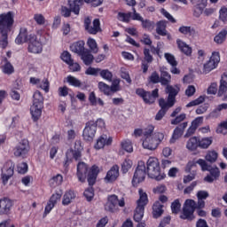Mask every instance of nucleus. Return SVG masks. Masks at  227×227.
Masks as SVG:
<instances>
[{"instance_id": "35", "label": "nucleus", "mask_w": 227, "mask_h": 227, "mask_svg": "<svg viewBox=\"0 0 227 227\" xmlns=\"http://www.w3.org/2000/svg\"><path fill=\"white\" fill-rule=\"evenodd\" d=\"M8 33L10 31H0V49L8 47Z\"/></svg>"}, {"instance_id": "61", "label": "nucleus", "mask_w": 227, "mask_h": 227, "mask_svg": "<svg viewBox=\"0 0 227 227\" xmlns=\"http://www.w3.org/2000/svg\"><path fill=\"white\" fill-rule=\"evenodd\" d=\"M185 118H187V115L185 114H181L171 121V125H178V123H182Z\"/></svg>"}, {"instance_id": "56", "label": "nucleus", "mask_w": 227, "mask_h": 227, "mask_svg": "<svg viewBox=\"0 0 227 227\" xmlns=\"http://www.w3.org/2000/svg\"><path fill=\"white\" fill-rule=\"evenodd\" d=\"M205 102V97L200 96L197 99H194L186 105V107H194V106H200Z\"/></svg>"}, {"instance_id": "53", "label": "nucleus", "mask_w": 227, "mask_h": 227, "mask_svg": "<svg viewBox=\"0 0 227 227\" xmlns=\"http://www.w3.org/2000/svg\"><path fill=\"white\" fill-rule=\"evenodd\" d=\"M51 86V83L49 82V80H47V78H43L37 88H40L41 90H43V91H45V93H49V88Z\"/></svg>"}, {"instance_id": "54", "label": "nucleus", "mask_w": 227, "mask_h": 227, "mask_svg": "<svg viewBox=\"0 0 227 227\" xmlns=\"http://www.w3.org/2000/svg\"><path fill=\"white\" fill-rule=\"evenodd\" d=\"M217 134H227V120L220 122V125H218L216 129Z\"/></svg>"}, {"instance_id": "10", "label": "nucleus", "mask_w": 227, "mask_h": 227, "mask_svg": "<svg viewBox=\"0 0 227 227\" xmlns=\"http://www.w3.org/2000/svg\"><path fill=\"white\" fill-rule=\"evenodd\" d=\"M221 61V55L219 51H214L209 59V60L204 64L203 74H209L215 68H217V65Z\"/></svg>"}, {"instance_id": "58", "label": "nucleus", "mask_w": 227, "mask_h": 227, "mask_svg": "<svg viewBox=\"0 0 227 227\" xmlns=\"http://www.w3.org/2000/svg\"><path fill=\"white\" fill-rule=\"evenodd\" d=\"M165 59H167L168 63H169L171 67H176V65H178L175 56H173L171 53H165Z\"/></svg>"}, {"instance_id": "26", "label": "nucleus", "mask_w": 227, "mask_h": 227, "mask_svg": "<svg viewBox=\"0 0 227 227\" xmlns=\"http://www.w3.org/2000/svg\"><path fill=\"white\" fill-rule=\"evenodd\" d=\"M29 43V35H27V28H20L19 35L16 37L15 43L18 44Z\"/></svg>"}, {"instance_id": "1", "label": "nucleus", "mask_w": 227, "mask_h": 227, "mask_svg": "<svg viewBox=\"0 0 227 227\" xmlns=\"http://www.w3.org/2000/svg\"><path fill=\"white\" fill-rule=\"evenodd\" d=\"M147 175L158 182L166 178V174L160 171V164L157 158L150 157L147 160Z\"/></svg>"}, {"instance_id": "8", "label": "nucleus", "mask_w": 227, "mask_h": 227, "mask_svg": "<svg viewBox=\"0 0 227 227\" xmlns=\"http://www.w3.org/2000/svg\"><path fill=\"white\" fill-rule=\"evenodd\" d=\"M12 12L0 14V31H12V26L14 22Z\"/></svg>"}, {"instance_id": "57", "label": "nucleus", "mask_w": 227, "mask_h": 227, "mask_svg": "<svg viewBox=\"0 0 227 227\" xmlns=\"http://www.w3.org/2000/svg\"><path fill=\"white\" fill-rule=\"evenodd\" d=\"M131 17H132V12H128V13L119 12L118 13V19H119V20H121V22H129Z\"/></svg>"}, {"instance_id": "32", "label": "nucleus", "mask_w": 227, "mask_h": 227, "mask_svg": "<svg viewBox=\"0 0 227 227\" xmlns=\"http://www.w3.org/2000/svg\"><path fill=\"white\" fill-rule=\"evenodd\" d=\"M227 36V28L222 29L218 35H216L214 38V42H215L218 45H221L226 42Z\"/></svg>"}, {"instance_id": "43", "label": "nucleus", "mask_w": 227, "mask_h": 227, "mask_svg": "<svg viewBox=\"0 0 227 227\" xmlns=\"http://www.w3.org/2000/svg\"><path fill=\"white\" fill-rule=\"evenodd\" d=\"M212 137H204L201 140H199V147L207 150V148L212 145Z\"/></svg>"}, {"instance_id": "17", "label": "nucleus", "mask_w": 227, "mask_h": 227, "mask_svg": "<svg viewBox=\"0 0 227 227\" xmlns=\"http://www.w3.org/2000/svg\"><path fill=\"white\" fill-rule=\"evenodd\" d=\"M113 145V137L103 134L98 139L95 145L96 150H102L106 146H111Z\"/></svg>"}, {"instance_id": "59", "label": "nucleus", "mask_w": 227, "mask_h": 227, "mask_svg": "<svg viewBox=\"0 0 227 227\" xmlns=\"http://www.w3.org/2000/svg\"><path fill=\"white\" fill-rule=\"evenodd\" d=\"M182 207V204H180V200H176L171 204V210L173 214H178L180 212V208Z\"/></svg>"}, {"instance_id": "42", "label": "nucleus", "mask_w": 227, "mask_h": 227, "mask_svg": "<svg viewBox=\"0 0 227 227\" xmlns=\"http://www.w3.org/2000/svg\"><path fill=\"white\" fill-rule=\"evenodd\" d=\"M89 101L91 104V106H97L98 104H99V106H104V101L101 98L97 99V96L95 95V92L90 93Z\"/></svg>"}, {"instance_id": "31", "label": "nucleus", "mask_w": 227, "mask_h": 227, "mask_svg": "<svg viewBox=\"0 0 227 227\" xmlns=\"http://www.w3.org/2000/svg\"><path fill=\"white\" fill-rule=\"evenodd\" d=\"M70 50L75 54H83L82 52H84V42L80 41L73 43L70 46Z\"/></svg>"}, {"instance_id": "12", "label": "nucleus", "mask_w": 227, "mask_h": 227, "mask_svg": "<svg viewBox=\"0 0 227 227\" xmlns=\"http://www.w3.org/2000/svg\"><path fill=\"white\" fill-rule=\"evenodd\" d=\"M196 210V202L193 200H186L183 208V214L180 215L181 219L192 220V214Z\"/></svg>"}, {"instance_id": "48", "label": "nucleus", "mask_w": 227, "mask_h": 227, "mask_svg": "<svg viewBox=\"0 0 227 227\" xmlns=\"http://www.w3.org/2000/svg\"><path fill=\"white\" fill-rule=\"evenodd\" d=\"M67 82L71 85V86H74V88H81V82L79 81V79L72 76V75H68L67 77Z\"/></svg>"}, {"instance_id": "16", "label": "nucleus", "mask_w": 227, "mask_h": 227, "mask_svg": "<svg viewBox=\"0 0 227 227\" xmlns=\"http://www.w3.org/2000/svg\"><path fill=\"white\" fill-rule=\"evenodd\" d=\"M14 169H15V164H13V162L12 161H8L5 167L4 168L3 174H2V180L4 185H6L10 178L13 176Z\"/></svg>"}, {"instance_id": "19", "label": "nucleus", "mask_w": 227, "mask_h": 227, "mask_svg": "<svg viewBox=\"0 0 227 227\" xmlns=\"http://www.w3.org/2000/svg\"><path fill=\"white\" fill-rule=\"evenodd\" d=\"M29 152V142L27 140H22L20 145L14 148L15 157H24Z\"/></svg>"}, {"instance_id": "45", "label": "nucleus", "mask_w": 227, "mask_h": 227, "mask_svg": "<svg viewBox=\"0 0 227 227\" xmlns=\"http://www.w3.org/2000/svg\"><path fill=\"white\" fill-rule=\"evenodd\" d=\"M121 90V87H120V79L114 80L112 85L110 86L111 95H113V93H116L117 91H120Z\"/></svg>"}, {"instance_id": "30", "label": "nucleus", "mask_w": 227, "mask_h": 227, "mask_svg": "<svg viewBox=\"0 0 227 227\" xmlns=\"http://www.w3.org/2000/svg\"><path fill=\"white\" fill-rule=\"evenodd\" d=\"M227 90V74H223L222 75V79L220 81V87L218 90V97H223Z\"/></svg>"}, {"instance_id": "6", "label": "nucleus", "mask_w": 227, "mask_h": 227, "mask_svg": "<svg viewBox=\"0 0 227 227\" xmlns=\"http://www.w3.org/2000/svg\"><path fill=\"white\" fill-rule=\"evenodd\" d=\"M156 136L144 139L142 145L145 150H157V146L164 140V133L157 132Z\"/></svg>"}, {"instance_id": "46", "label": "nucleus", "mask_w": 227, "mask_h": 227, "mask_svg": "<svg viewBox=\"0 0 227 227\" xmlns=\"http://www.w3.org/2000/svg\"><path fill=\"white\" fill-rule=\"evenodd\" d=\"M121 146L122 150H125V152H128L129 153H132V152H134L132 142H130V140H125L121 142Z\"/></svg>"}, {"instance_id": "21", "label": "nucleus", "mask_w": 227, "mask_h": 227, "mask_svg": "<svg viewBox=\"0 0 227 227\" xmlns=\"http://www.w3.org/2000/svg\"><path fill=\"white\" fill-rule=\"evenodd\" d=\"M187 129V122H183L179 126H177L173 132L172 138L170 139V143H175L176 139H180L181 136H184V131Z\"/></svg>"}, {"instance_id": "60", "label": "nucleus", "mask_w": 227, "mask_h": 227, "mask_svg": "<svg viewBox=\"0 0 227 227\" xmlns=\"http://www.w3.org/2000/svg\"><path fill=\"white\" fill-rule=\"evenodd\" d=\"M61 59H62V61H64V63H67V65H68V64L72 63V61H74V59H72V55L68 51H64L61 54Z\"/></svg>"}, {"instance_id": "5", "label": "nucleus", "mask_w": 227, "mask_h": 227, "mask_svg": "<svg viewBox=\"0 0 227 227\" xmlns=\"http://www.w3.org/2000/svg\"><path fill=\"white\" fill-rule=\"evenodd\" d=\"M118 207H121V208L125 207V199L124 198L118 199V197L114 194L108 196L107 202L105 205V209L107 212L114 213L118 211Z\"/></svg>"}, {"instance_id": "20", "label": "nucleus", "mask_w": 227, "mask_h": 227, "mask_svg": "<svg viewBox=\"0 0 227 227\" xmlns=\"http://www.w3.org/2000/svg\"><path fill=\"white\" fill-rule=\"evenodd\" d=\"M88 165L84 162H79L77 164V172H76V176L77 178L79 180V182H81L82 184H84V182H86V176L88 175Z\"/></svg>"}, {"instance_id": "39", "label": "nucleus", "mask_w": 227, "mask_h": 227, "mask_svg": "<svg viewBox=\"0 0 227 227\" xmlns=\"http://www.w3.org/2000/svg\"><path fill=\"white\" fill-rule=\"evenodd\" d=\"M217 157H219V154L217 153V152H215V151H207V153L205 156V160L207 162H210V164H214V162H215V160H217Z\"/></svg>"}, {"instance_id": "3", "label": "nucleus", "mask_w": 227, "mask_h": 227, "mask_svg": "<svg viewBox=\"0 0 227 227\" xmlns=\"http://www.w3.org/2000/svg\"><path fill=\"white\" fill-rule=\"evenodd\" d=\"M166 93L168 94V100L165 98H160L159 100L160 107H173L175 102H176V95L180 93V87L178 85H168L165 90Z\"/></svg>"}, {"instance_id": "15", "label": "nucleus", "mask_w": 227, "mask_h": 227, "mask_svg": "<svg viewBox=\"0 0 227 227\" xmlns=\"http://www.w3.org/2000/svg\"><path fill=\"white\" fill-rule=\"evenodd\" d=\"M197 164L200 166L202 171H209L210 175L213 176L214 178L217 180V177L220 176L221 172L219 171V168L215 167L213 168H210V166H208V163H207V160L203 159H200L197 160Z\"/></svg>"}, {"instance_id": "40", "label": "nucleus", "mask_w": 227, "mask_h": 227, "mask_svg": "<svg viewBox=\"0 0 227 227\" xmlns=\"http://www.w3.org/2000/svg\"><path fill=\"white\" fill-rule=\"evenodd\" d=\"M50 185L51 187H58V185H61V184H63V176H61L60 174L53 176L50 182H49Z\"/></svg>"}, {"instance_id": "64", "label": "nucleus", "mask_w": 227, "mask_h": 227, "mask_svg": "<svg viewBox=\"0 0 227 227\" xmlns=\"http://www.w3.org/2000/svg\"><path fill=\"white\" fill-rule=\"evenodd\" d=\"M219 13H220V16H219L220 20H222V22H227V8L222 7Z\"/></svg>"}, {"instance_id": "37", "label": "nucleus", "mask_w": 227, "mask_h": 227, "mask_svg": "<svg viewBox=\"0 0 227 227\" xmlns=\"http://www.w3.org/2000/svg\"><path fill=\"white\" fill-rule=\"evenodd\" d=\"M198 146H200V140L196 137H191L186 144V148L192 151L196 150Z\"/></svg>"}, {"instance_id": "9", "label": "nucleus", "mask_w": 227, "mask_h": 227, "mask_svg": "<svg viewBox=\"0 0 227 227\" xmlns=\"http://www.w3.org/2000/svg\"><path fill=\"white\" fill-rule=\"evenodd\" d=\"M145 178H146V166L145 165V161H139L132 179L134 187L144 182Z\"/></svg>"}, {"instance_id": "18", "label": "nucleus", "mask_w": 227, "mask_h": 227, "mask_svg": "<svg viewBox=\"0 0 227 227\" xmlns=\"http://www.w3.org/2000/svg\"><path fill=\"white\" fill-rule=\"evenodd\" d=\"M13 207V201L8 198L0 200V215H8Z\"/></svg>"}, {"instance_id": "24", "label": "nucleus", "mask_w": 227, "mask_h": 227, "mask_svg": "<svg viewBox=\"0 0 227 227\" xmlns=\"http://www.w3.org/2000/svg\"><path fill=\"white\" fill-rule=\"evenodd\" d=\"M118 176H120V168L115 165L107 172L105 180L106 182H114Z\"/></svg>"}, {"instance_id": "47", "label": "nucleus", "mask_w": 227, "mask_h": 227, "mask_svg": "<svg viewBox=\"0 0 227 227\" xmlns=\"http://www.w3.org/2000/svg\"><path fill=\"white\" fill-rule=\"evenodd\" d=\"M82 59L84 65H91L93 63V56L90 52L82 53Z\"/></svg>"}, {"instance_id": "38", "label": "nucleus", "mask_w": 227, "mask_h": 227, "mask_svg": "<svg viewBox=\"0 0 227 227\" xmlns=\"http://www.w3.org/2000/svg\"><path fill=\"white\" fill-rule=\"evenodd\" d=\"M153 130H155V126L153 125H148L145 129H144L145 139H146V137H157V133H153Z\"/></svg>"}, {"instance_id": "13", "label": "nucleus", "mask_w": 227, "mask_h": 227, "mask_svg": "<svg viewBox=\"0 0 227 227\" xmlns=\"http://www.w3.org/2000/svg\"><path fill=\"white\" fill-rule=\"evenodd\" d=\"M84 27L90 35H97V33H100V31H102V28H100V20L98 19H95L91 25V19L89 17L85 18Z\"/></svg>"}, {"instance_id": "2", "label": "nucleus", "mask_w": 227, "mask_h": 227, "mask_svg": "<svg viewBox=\"0 0 227 227\" xmlns=\"http://www.w3.org/2000/svg\"><path fill=\"white\" fill-rule=\"evenodd\" d=\"M33 105L30 107V113L34 121L40 120L42 109H43V96L40 90H36L33 95Z\"/></svg>"}, {"instance_id": "44", "label": "nucleus", "mask_w": 227, "mask_h": 227, "mask_svg": "<svg viewBox=\"0 0 227 227\" xmlns=\"http://www.w3.org/2000/svg\"><path fill=\"white\" fill-rule=\"evenodd\" d=\"M99 75L102 77V79H105V81H108L109 82L113 81V73H111V71L108 69H100Z\"/></svg>"}, {"instance_id": "62", "label": "nucleus", "mask_w": 227, "mask_h": 227, "mask_svg": "<svg viewBox=\"0 0 227 227\" xmlns=\"http://www.w3.org/2000/svg\"><path fill=\"white\" fill-rule=\"evenodd\" d=\"M83 195L85 196L87 201H91V200H93V197L95 196L93 188H88L87 190H85Z\"/></svg>"}, {"instance_id": "55", "label": "nucleus", "mask_w": 227, "mask_h": 227, "mask_svg": "<svg viewBox=\"0 0 227 227\" xmlns=\"http://www.w3.org/2000/svg\"><path fill=\"white\" fill-rule=\"evenodd\" d=\"M169 107H172V106L161 107V109L156 114L155 120L157 121H160V120H162V118H164V116H166V113L169 109Z\"/></svg>"}, {"instance_id": "4", "label": "nucleus", "mask_w": 227, "mask_h": 227, "mask_svg": "<svg viewBox=\"0 0 227 227\" xmlns=\"http://www.w3.org/2000/svg\"><path fill=\"white\" fill-rule=\"evenodd\" d=\"M139 199L137 200V207L135 209L134 220L139 223L145 215V206L148 205V195L142 189L138 191Z\"/></svg>"}, {"instance_id": "36", "label": "nucleus", "mask_w": 227, "mask_h": 227, "mask_svg": "<svg viewBox=\"0 0 227 227\" xmlns=\"http://www.w3.org/2000/svg\"><path fill=\"white\" fill-rule=\"evenodd\" d=\"M4 61L5 65L2 66V71L4 74H6L7 75H12V74L15 72V68L13 67L12 63L8 61V59H4Z\"/></svg>"}, {"instance_id": "7", "label": "nucleus", "mask_w": 227, "mask_h": 227, "mask_svg": "<svg viewBox=\"0 0 227 227\" xmlns=\"http://www.w3.org/2000/svg\"><path fill=\"white\" fill-rule=\"evenodd\" d=\"M136 93L143 98L145 104H154L155 100L159 98V89H154L152 93L143 89H137Z\"/></svg>"}, {"instance_id": "51", "label": "nucleus", "mask_w": 227, "mask_h": 227, "mask_svg": "<svg viewBox=\"0 0 227 227\" xmlns=\"http://www.w3.org/2000/svg\"><path fill=\"white\" fill-rule=\"evenodd\" d=\"M98 88L100 90V91H102V93H104V95H111V87L109 85H107L106 83L100 82L98 83Z\"/></svg>"}, {"instance_id": "14", "label": "nucleus", "mask_w": 227, "mask_h": 227, "mask_svg": "<svg viewBox=\"0 0 227 227\" xmlns=\"http://www.w3.org/2000/svg\"><path fill=\"white\" fill-rule=\"evenodd\" d=\"M42 51H43L42 43L38 41L35 34H30L28 41V52H31L32 54H40Z\"/></svg>"}, {"instance_id": "25", "label": "nucleus", "mask_w": 227, "mask_h": 227, "mask_svg": "<svg viewBox=\"0 0 227 227\" xmlns=\"http://www.w3.org/2000/svg\"><path fill=\"white\" fill-rule=\"evenodd\" d=\"M176 44H177L179 51H181V52H183V54H185V56H191V54H192V48H191V46H189V44L185 43V42H184L183 40L177 39Z\"/></svg>"}, {"instance_id": "63", "label": "nucleus", "mask_w": 227, "mask_h": 227, "mask_svg": "<svg viewBox=\"0 0 227 227\" xmlns=\"http://www.w3.org/2000/svg\"><path fill=\"white\" fill-rule=\"evenodd\" d=\"M100 68L88 67L85 71L86 75H98L100 74Z\"/></svg>"}, {"instance_id": "41", "label": "nucleus", "mask_w": 227, "mask_h": 227, "mask_svg": "<svg viewBox=\"0 0 227 227\" xmlns=\"http://www.w3.org/2000/svg\"><path fill=\"white\" fill-rule=\"evenodd\" d=\"M87 45L93 54L98 53V44H97V41H95V39L89 38L87 41Z\"/></svg>"}, {"instance_id": "49", "label": "nucleus", "mask_w": 227, "mask_h": 227, "mask_svg": "<svg viewBox=\"0 0 227 227\" xmlns=\"http://www.w3.org/2000/svg\"><path fill=\"white\" fill-rule=\"evenodd\" d=\"M142 22V27L145 29H147V31H153V29L155 28V22L153 21H150V20H143Z\"/></svg>"}, {"instance_id": "28", "label": "nucleus", "mask_w": 227, "mask_h": 227, "mask_svg": "<svg viewBox=\"0 0 227 227\" xmlns=\"http://www.w3.org/2000/svg\"><path fill=\"white\" fill-rule=\"evenodd\" d=\"M178 31L181 35H189V36H196L198 35L196 28L189 26H182Z\"/></svg>"}, {"instance_id": "27", "label": "nucleus", "mask_w": 227, "mask_h": 227, "mask_svg": "<svg viewBox=\"0 0 227 227\" xmlns=\"http://www.w3.org/2000/svg\"><path fill=\"white\" fill-rule=\"evenodd\" d=\"M162 205L160 204V201H156L153 205V217L154 219H159L162 214H164V210L162 209Z\"/></svg>"}, {"instance_id": "50", "label": "nucleus", "mask_w": 227, "mask_h": 227, "mask_svg": "<svg viewBox=\"0 0 227 227\" xmlns=\"http://www.w3.org/2000/svg\"><path fill=\"white\" fill-rule=\"evenodd\" d=\"M81 4H82V0H74V4H71V10L74 15H79Z\"/></svg>"}, {"instance_id": "52", "label": "nucleus", "mask_w": 227, "mask_h": 227, "mask_svg": "<svg viewBox=\"0 0 227 227\" xmlns=\"http://www.w3.org/2000/svg\"><path fill=\"white\" fill-rule=\"evenodd\" d=\"M132 161L129 159L124 160L121 164V171L122 173H129V169L132 168Z\"/></svg>"}, {"instance_id": "34", "label": "nucleus", "mask_w": 227, "mask_h": 227, "mask_svg": "<svg viewBox=\"0 0 227 227\" xmlns=\"http://www.w3.org/2000/svg\"><path fill=\"white\" fill-rule=\"evenodd\" d=\"M75 192L68 191L64 194L62 205H70L74 200H75Z\"/></svg>"}, {"instance_id": "22", "label": "nucleus", "mask_w": 227, "mask_h": 227, "mask_svg": "<svg viewBox=\"0 0 227 227\" xmlns=\"http://www.w3.org/2000/svg\"><path fill=\"white\" fill-rule=\"evenodd\" d=\"M66 157H67V160L64 163V166L67 168L68 166V162H70V160H72L73 159L74 160H79L81 159V152L75 151L74 149H69L66 153Z\"/></svg>"}, {"instance_id": "33", "label": "nucleus", "mask_w": 227, "mask_h": 227, "mask_svg": "<svg viewBox=\"0 0 227 227\" xmlns=\"http://www.w3.org/2000/svg\"><path fill=\"white\" fill-rule=\"evenodd\" d=\"M167 22L164 20L158 21L156 23V33L160 35V36H166L168 35V30H166Z\"/></svg>"}, {"instance_id": "23", "label": "nucleus", "mask_w": 227, "mask_h": 227, "mask_svg": "<svg viewBox=\"0 0 227 227\" xmlns=\"http://www.w3.org/2000/svg\"><path fill=\"white\" fill-rule=\"evenodd\" d=\"M201 123H203V117H197L193 121H192V125L188 129L185 137H189V136H192L194 132H196V129H198Z\"/></svg>"}, {"instance_id": "11", "label": "nucleus", "mask_w": 227, "mask_h": 227, "mask_svg": "<svg viewBox=\"0 0 227 227\" xmlns=\"http://www.w3.org/2000/svg\"><path fill=\"white\" fill-rule=\"evenodd\" d=\"M97 134V125L95 124V121H89L85 124V128L83 129L82 137L85 141L91 142L95 139V135Z\"/></svg>"}, {"instance_id": "29", "label": "nucleus", "mask_w": 227, "mask_h": 227, "mask_svg": "<svg viewBox=\"0 0 227 227\" xmlns=\"http://www.w3.org/2000/svg\"><path fill=\"white\" fill-rule=\"evenodd\" d=\"M160 82L161 86H169L171 84V74L165 70H161Z\"/></svg>"}]
</instances>
